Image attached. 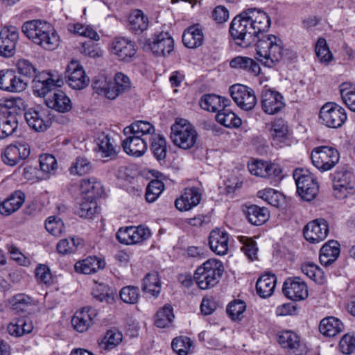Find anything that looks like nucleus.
Wrapping results in <instances>:
<instances>
[{"label":"nucleus","mask_w":355,"mask_h":355,"mask_svg":"<svg viewBox=\"0 0 355 355\" xmlns=\"http://www.w3.org/2000/svg\"><path fill=\"white\" fill-rule=\"evenodd\" d=\"M21 31L33 43L46 50L52 51L59 46V35L52 26L45 21H27L23 24Z\"/></svg>","instance_id":"f03ea898"},{"label":"nucleus","mask_w":355,"mask_h":355,"mask_svg":"<svg viewBox=\"0 0 355 355\" xmlns=\"http://www.w3.org/2000/svg\"><path fill=\"white\" fill-rule=\"evenodd\" d=\"M164 189L162 182L158 180L150 181L146 188V200L148 202H155Z\"/></svg>","instance_id":"4d7b16f0"},{"label":"nucleus","mask_w":355,"mask_h":355,"mask_svg":"<svg viewBox=\"0 0 355 355\" xmlns=\"http://www.w3.org/2000/svg\"><path fill=\"white\" fill-rule=\"evenodd\" d=\"M282 291L286 297L293 301L303 300L309 295L306 284L297 277L288 278L284 283Z\"/></svg>","instance_id":"f3484780"},{"label":"nucleus","mask_w":355,"mask_h":355,"mask_svg":"<svg viewBox=\"0 0 355 355\" xmlns=\"http://www.w3.org/2000/svg\"><path fill=\"white\" fill-rule=\"evenodd\" d=\"M229 235L219 229L212 230L209 236V245L212 252L218 255H224L228 250Z\"/></svg>","instance_id":"b1692460"},{"label":"nucleus","mask_w":355,"mask_h":355,"mask_svg":"<svg viewBox=\"0 0 355 355\" xmlns=\"http://www.w3.org/2000/svg\"><path fill=\"white\" fill-rule=\"evenodd\" d=\"M259 197L267 201L270 205L278 207L284 200L282 195L272 189H266L258 192Z\"/></svg>","instance_id":"680f3d73"},{"label":"nucleus","mask_w":355,"mask_h":355,"mask_svg":"<svg viewBox=\"0 0 355 355\" xmlns=\"http://www.w3.org/2000/svg\"><path fill=\"white\" fill-rule=\"evenodd\" d=\"M200 105L207 111L219 112L224 107L229 105V100L215 94H207L202 97Z\"/></svg>","instance_id":"2f4dec72"},{"label":"nucleus","mask_w":355,"mask_h":355,"mask_svg":"<svg viewBox=\"0 0 355 355\" xmlns=\"http://www.w3.org/2000/svg\"><path fill=\"white\" fill-rule=\"evenodd\" d=\"M112 53L123 62H130L137 53L135 42L127 37H116L112 42Z\"/></svg>","instance_id":"dca6fc26"},{"label":"nucleus","mask_w":355,"mask_h":355,"mask_svg":"<svg viewBox=\"0 0 355 355\" xmlns=\"http://www.w3.org/2000/svg\"><path fill=\"white\" fill-rule=\"evenodd\" d=\"M338 151L331 146H319L311 153V160L319 170L327 171L331 169L339 160Z\"/></svg>","instance_id":"0eeeda50"},{"label":"nucleus","mask_w":355,"mask_h":355,"mask_svg":"<svg viewBox=\"0 0 355 355\" xmlns=\"http://www.w3.org/2000/svg\"><path fill=\"white\" fill-rule=\"evenodd\" d=\"M223 272L222 263L209 259L196 270L193 279L201 289H208L218 284Z\"/></svg>","instance_id":"7ed1b4c3"},{"label":"nucleus","mask_w":355,"mask_h":355,"mask_svg":"<svg viewBox=\"0 0 355 355\" xmlns=\"http://www.w3.org/2000/svg\"><path fill=\"white\" fill-rule=\"evenodd\" d=\"M150 150L157 160H164L166 157L167 146L164 137L156 133L148 140Z\"/></svg>","instance_id":"58836bf2"},{"label":"nucleus","mask_w":355,"mask_h":355,"mask_svg":"<svg viewBox=\"0 0 355 355\" xmlns=\"http://www.w3.org/2000/svg\"><path fill=\"white\" fill-rule=\"evenodd\" d=\"M122 340V334L116 329L108 330L99 343L100 347L106 350L114 348Z\"/></svg>","instance_id":"09e8293b"},{"label":"nucleus","mask_w":355,"mask_h":355,"mask_svg":"<svg viewBox=\"0 0 355 355\" xmlns=\"http://www.w3.org/2000/svg\"><path fill=\"white\" fill-rule=\"evenodd\" d=\"M261 107L266 114H277L284 107L283 96L277 91L265 89L261 94Z\"/></svg>","instance_id":"6ab92c4d"},{"label":"nucleus","mask_w":355,"mask_h":355,"mask_svg":"<svg viewBox=\"0 0 355 355\" xmlns=\"http://www.w3.org/2000/svg\"><path fill=\"white\" fill-rule=\"evenodd\" d=\"M131 84L129 78L123 73H116L114 82H112L111 91L108 92V98L115 99L120 94L128 91Z\"/></svg>","instance_id":"f704fd0d"},{"label":"nucleus","mask_w":355,"mask_h":355,"mask_svg":"<svg viewBox=\"0 0 355 355\" xmlns=\"http://www.w3.org/2000/svg\"><path fill=\"white\" fill-rule=\"evenodd\" d=\"M192 345V341L187 336L175 338L171 343L173 350L178 355H187Z\"/></svg>","instance_id":"5fc2aeb1"},{"label":"nucleus","mask_w":355,"mask_h":355,"mask_svg":"<svg viewBox=\"0 0 355 355\" xmlns=\"http://www.w3.org/2000/svg\"><path fill=\"white\" fill-rule=\"evenodd\" d=\"M49 110L42 107L29 108L24 113L28 126L36 132H44L51 125Z\"/></svg>","instance_id":"1a4fd4ad"},{"label":"nucleus","mask_w":355,"mask_h":355,"mask_svg":"<svg viewBox=\"0 0 355 355\" xmlns=\"http://www.w3.org/2000/svg\"><path fill=\"white\" fill-rule=\"evenodd\" d=\"M270 26V19L265 12L256 8H250L236 15L230 27L231 37L238 46L247 48L256 45V58L267 67L272 68L282 59L285 53L280 38L274 35H259L268 31Z\"/></svg>","instance_id":"f257e3e1"},{"label":"nucleus","mask_w":355,"mask_h":355,"mask_svg":"<svg viewBox=\"0 0 355 355\" xmlns=\"http://www.w3.org/2000/svg\"><path fill=\"white\" fill-rule=\"evenodd\" d=\"M322 124L331 128H340L347 119L345 110L334 102L324 104L320 110Z\"/></svg>","instance_id":"423d86ee"},{"label":"nucleus","mask_w":355,"mask_h":355,"mask_svg":"<svg viewBox=\"0 0 355 355\" xmlns=\"http://www.w3.org/2000/svg\"><path fill=\"white\" fill-rule=\"evenodd\" d=\"M45 228L50 234L56 236H60L64 231L63 222L55 216L47 218Z\"/></svg>","instance_id":"69168bd1"},{"label":"nucleus","mask_w":355,"mask_h":355,"mask_svg":"<svg viewBox=\"0 0 355 355\" xmlns=\"http://www.w3.org/2000/svg\"><path fill=\"white\" fill-rule=\"evenodd\" d=\"M122 146L127 154L140 157L147 150L148 140L135 135H130L123 141Z\"/></svg>","instance_id":"393cba45"},{"label":"nucleus","mask_w":355,"mask_h":355,"mask_svg":"<svg viewBox=\"0 0 355 355\" xmlns=\"http://www.w3.org/2000/svg\"><path fill=\"white\" fill-rule=\"evenodd\" d=\"M65 78L69 85L74 89H83L86 87L89 78L85 74L83 67L78 61L72 60L67 66Z\"/></svg>","instance_id":"2eb2a0df"},{"label":"nucleus","mask_w":355,"mask_h":355,"mask_svg":"<svg viewBox=\"0 0 355 355\" xmlns=\"http://www.w3.org/2000/svg\"><path fill=\"white\" fill-rule=\"evenodd\" d=\"M302 272L319 284L326 282V276L323 270L313 263H304L302 266Z\"/></svg>","instance_id":"37998d69"},{"label":"nucleus","mask_w":355,"mask_h":355,"mask_svg":"<svg viewBox=\"0 0 355 355\" xmlns=\"http://www.w3.org/2000/svg\"><path fill=\"white\" fill-rule=\"evenodd\" d=\"M343 329L344 325L342 322L334 317L322 319L319 325L320 333L327 337H334L342 332Z\"/></svg>","instance_id":"c9c22d12"},{"label":"nucleus","mask_w":355,"mask_h":355,"mask_svg":"<svg viewBox=\"0 0 355 355\" xmlns=\"http://www.w3.org/2000/svg\"><path fill=\"white\" fill-rule=\"evenodd\" d=\"M80 241L79 239L69 238L60 240L57 244L58 252L62 254H71L75 252Z\"/></svg>","instance_id":"bf43d9fd"},{"label":"nucleus","mask_w":355,"mask_h":355,"mask_svg":"<svg viewBox=\"0 0 355 355\" xmlns=\"http://www.w3.org/2000/svg\"><path fill=\"white\" fill-rule=\"evenodd\" d=\"M68 30L74 34H78L80 36L88 37L95 41H98L99 40V35L96 31L89 26H84L80 24H69Z\"/></svg>","instance_id":"864d4df0"},{"label":"nucleus","mask_w":355,"mask_h":355,"mask_svg":"<svg viewBox=\"0 0 355 355\" xmlns=\"http://www.w3.org/2000/svg\"><path fill=\"white\" fill-rule=\"evenodd\" d=\"M161 283L156 272L148 273L143 279L141 289L153 296H157L160 292Z\"/></svg>","instance_id":"a19ab883"},{"label":"nucleus","mask_w":355,"mask_h":355,"mask_svg":"<svg viewBox=\"0 0 355 355\" xmlns=\"http://www.w3.org/2000/svg\"><path fill=\"white\" fill-rule=\"evenodd\" d=\"M32 298L24 293L15 295L10 300L11 309L16 313H20L26 311L27 308L32 304Z\"/></svg>","instance_id":"49530a36"},{"label":"nucleus","mask_w":355,"mask_h":355,"mask_svg":"<svg viewBox=\"0 0 355 355\" xmlns=\"http://www.w3.org/2000/svg\"><path fill=\"white\" fill-rule=\"evenodd\" d=\"M288 132L287 125L282 119L274 121L270 128V135L274 140L282 141L286 137Z\"/></svg>","instance_id":"13d9d810"},{"label":"nucleus","mask_w":355,"mask_h":355,"mask_svg":"<svg viewBox=\"0 0 355 355\" xmlns=\"http://www.w3.org/2000/svg\"><path fill=\"white\" fill-rule=\"evenodd\" d=\"M120 297L125 303L134 304L138 302L139 297V289L137 286H127L120 291Z\"/></svg>","instance_id":"052dcab7"},{"label":"nucleus","mask_w":355,"mask_h":355,"mask_svg":"<svg viewBox=\"0 0 355 355\" xmlns=\"http://www.w3.org/2000/svg\"><path fill=\"white\" fill-rule=\"evenodd\" d=\"M232 68L242 69L248 73L258 76L261 68L259 64L253 59L245 56H236L230 63Z\"/></svg>","instance_id":"473e14b6"},{"label":"nucleus","mask_w":355,"mask_h":355,"mask_svg":"<svg viewBox=\"0 0 355 355\" xmlns=\"http://www.w3.org/2000/svg\"><path fill=\"white\" fill-rule=\"evenodd\" d=\"M19 33L14 26H4L0 31V55L12 57L16 51Z\"/></svg>","instance_id":"9b49d317"},{"label":"nucleus","mask_w":355,"mask_h":355,"mask_svg":"<svg viewBox=\"0 0 355 355\" xmlns=\"http://www.w3.org/2000/svg\"><path fill=\"white\" fill-rule=\"evenodd\" d=\"M114 143V139L109 135H103L102 138L99 139V151L103 157L112 158L116 155Z\"/></svg>","instance_id":"6e6d98bb"},{"label":"nucleus","mask_w":355,"mask_h":355,"mask_svg":"<svg viewBox=\"0 0 355 355\" xmlns=\"http://www.w3.org/2000/svg\"><path fill=\"white\" fill-rule=\"evenodd\" d=\"M315 51L321 62L328 64L333 59V55L327 46V41L322 37L318 40Z\"/></svg>","instance_id":"603ef678"},{"label":"nucleus","mask_w":355,"mask_h":355,"mask_svg":"<svg viewBox=\"0 0 355 355\" xmlns=\"http://www.w3.org/2000/svg\"><path fill=\"white\" fill-rule=\"evenodd\" d=\"M45 102L48 108L62 113L67 112L72 108L70 98L61 90H56L53 94L48 96Z\"/></svg>","instance_id":"5701e85b"},{"label":"nucleus","mask_w":355,"mask_h":355,"mask_svg":"<svg viewBox=\"0 0 355 355\" xmlns=\"http://www.w3.org/2000/svg\"><path fill=\"white\" fill-rule=\"evenodd\" d=\"M62 84L63 80L59 76L55 78L53 74L45 71L37 74L33 80V91L40 96H44Z\"/></svg>","instance_id":"ddd939ff"},{"label":"nucleus","mask_w":355,"mask_h":355,"mask_svg":"<svg viewBox=\"0 0 355 355\" xmlns=\"http://www.w3.org/2000/svg\"><path fill=\"white\" fill-rule=\"evenodd\" d=\"M216 120L227 128H238L241 125V119L227 107L217 113Z\"/></svg>","instance_id":"ea45409f"},{"label":"nucleus","mask_w":355,"mask_h":355,"mask_svg":"<svg viewBox=\"0 0 355 355\" xmlns=\"http://www.w3.org/2000/svg\"><path fill=\"white\" fill-rule=\"evenodd\" d=\"M278 343L284 349H297L300 344L299 336L291 331H285L278 336Z\"/></svg>","instance_id":"79ce46f5"},{"label":"nucleus","mask_w":355,"mask_h":355,"mask_svg":"<svg viewBox=\"0 0 355 355\" xmlns=\"http://www.w3.org/2000/svg\"><path fill=\"white\" fill-rule=\"evenodd\" d=\"M97 208L96 200L83 196L77 211L80 217L90 218L96 213Z\"/></svg>","instance_id":"de8ad7c7"},{"label":"nucleus","mask_w":355,"mask_h":355,"mask_svg":"<svg viewBox=\"0 0 355 355\" xmlns=\"http://www.w3.org/2000/svg\"><path fill=\"white\" fill-rule=\"evenodd\" d=\"M340 252V244L338 241L330 240L324 243L320 251V261L325 266L331 265L339 257Z\"/></svg>","instance_id":"bb28decb"},{"label":"nucleus","mask_w":355,"mask_h":355,"mask_svg":"<svg viewBox=\"0 0 355 355\" xmlns=\"http://www.w3.org/2000/svg\"><path fill=\"white\" fill-rule=\"evenodd\" d=\"M148 45L156 55L166 56L173 50L174 41L168 33L161 32L155 35L153 41L149 42Z\"/></svg>","instance_id":"412c9836"},{"label":"nucleus","mask_w":355,"mask_h":355,"mask_svg":"<svg viewBox=\"0 0 355 355\" xmlns=\"http://www.w3.org/2000/svg\"><path fill=\"white\" fill-rule=\"evenodd\" d=\"M105 262L96 257H89L85 259L76 263L74 268L78 272L89 275L96 273L98 270L104 268Z\"/></svg>","instance_id":"c756f323"},{"label":"nucleus","mask_w":355,"mask_h":355,"mask_svg":"<svg viewBox=\"0 0 355 355\" xmlns=\"http://www.w3.org/2000/svg\"><path fill=\"white\" fill-rule=\"evenodd\" d=\"M248 221L256 226L261 225L269 218V211L266 207L252 205L247 207L245 211Z\"/></svg>","instance_id":"e433bc0d"},{"label":"nucleus","mask_w":355,"mask_h":355,"mask_svg":"<svg viewBox=\"0 0 355 355\" xmlns=\"http://www.w3.org/2000/svg\"><path fill=\"white\" fill-rule=\"evenodd\" d=\"M245 302L242 300H234L231 302L227 307V313L232 320H241L243 318V312L245 310Z\"/></svg>","instance_id":"0e129e2a"},{"label":"nucleus","mask_w":355,"mask_h":355,"mask_svg":"<svg viewBox=\"0 0 355 355\" xmlns=\"http://www.w3.org/2000/svg\"><path fill=\"white\" fill-rule=\"evenodd\" d=\"M24 79L18 77L14 70L0 71V89L9 92H20L26 88Z\"/></svg>","instance_id":"a211bd4d"},{"label":"nucleus","mask_w":355,"mask_h":355,"mask_svg":"<svg viewBox=\"0 0 355 355\" xmlns=\"http://www.w3.org/2000/svg\"><path fill=\"white\" fill-rule=\"evenodd\" d=\"M92 169L91 162L84 157H78L69 168L72 175H84L89 173Z\"/></svg>","instance_id":"3c124183"},{"label":"nucleus","mask_w":355,"mask_h":355,"mask_svg":"<svg viewBox=\"0 0 355 355\" xmlns=\"http://www.w3.org/2000/svg\"><path fill=\"white\" fill-rule=\"evenodd\" d=\"M334 195L343 199L355 192V178L352 173L344 168L337 170L334 177Z\"/></svg>","instance_id":"6e6552de"},{"label":"nucleus","mask_w":355,"mask_h":355,"mask_svg":"<svg viewBox=\"0 0 355 355\" xmlns=\"http://www.w3.org/2000/svg\"><path fill=\"white\" fill-rule=\"evenodd\" d=\"M94 89L99 95H103L108 98V92L111 91L112 82L104 76H100L93 84Z\"/></svg>","instance_id":"338daca9"},{"label":"nucleus","mask_w":355,"mask_h":355,"mask_svg":"<svg viewBox=\"0 0 355 355\" xmlns=\"http://www.w3.org/2000/svg\"><path fill=\"white\" fill-rule=\"evenodd\" d=\"M21 115L1 114L0 116V139L12 135L17 129Z\"/></svg>","instance_id":"72a5a7b5"},{"label":"nucleus","mask_w":355,"mask_h":355,"mask_svg":"<svg viewBox=\"0 0 355 355\" xmlns=\"http://www.w3.org/2000/svg\"><path fill=\"white\" fill-rule=\"evenodd\" d=\"M293 178L297 186V192L303 200H313L319 191V186L313 175L308 171L296 168L293 171Z\"/></svg>","instance_id":"20e7f679"},{"label":"nucleus","mask_w":355,"mask_h":355,"mask_svg":"<svg viewBox=\"0 0 355 355\" xmlns=\"http://www.w3.org/2000/svg\"><path fill=\"white\" fill-rule=\"evenodd\" d=\"M125 135H135L146 140L151 138L155 132V128L150 123L146 121H137L123 129Z\"/></svg>","instance_id":"a878e982"},{"label":"nucleus","mask_w":355,"mask_h":355,"mask_svg":"<svg viewBox=\"0 0 355 355\" xmlns=\"http://www.w3.org/2000/svg\"><path fill=\"white\" fill-rule=\"evenodd\" d=\"M80 190L83 196L92 198L94 200L102 196L104 190L101 182L95 178L83 179L80 182Z\"/></svg>","instance_id":"c85d7f7f"},{"label":"nucleus","mask_w":355,"mask_h":355,"mask_svg":"<svg viewBox=\"0 0 355 355\" xmlns=\"http://www.w3.org/2000/svg\"><path fill=\"white\" fill-rule=\"evenodd\" d=\"M340 92L344 103L350 110L355 112V87L347 83H343Z\"/></svg>","instance_id":"8fccbe9b"},{"label":"nucleus","mask_w":355,"mask_h":355,"mask_svg":"<svg viewBox=\"0 0 355 355\" xmlns=\"http://www.w3.org/2000/svg\"><path fill=\"white\" fill-rule=\"evenodd\" d=\"M21 99L16 98H3L0 100V107L1 108V114L21 115V110L17 105Z\"/></svg>","instance_id":"e2e57ef3"},{"label":"nucleus","mask_w":355,"mask_h":355,"mask_svg":"<svg viewBox=\"0 0 355 355\" xmlns=\"http://www.w3.org/2000/svg\"><path fill=\"white\" fill-rule=\"evenodd\" d=\"M17 71L26 78H31L36 76V68L28 60H19L16 64Z\"/></svg>","instance_id":"774afa93"},{"label":"nucleus","mask_w":355,"mask_h":355,"mask_svg":"<svg viewBox=\"0 0 355 355\" xmlns=\"http://www.w3.org/2000/svg\"><path fill=\"white\" fill-rule=\"evenodd\" d=\"M174 318L173 308L170 304L164 305L155 315V324L159 328H165Z\"/></svg>","instance_id":"c03bdc74"},{"label":"nucleus","mask_w":355,"mask_h":355,"mask_svg":"<svg viewBox=\"0 0 355 355\" xmlns=\"http://www.w3.org/2000/svg\"><path fill=\"white\" fill-rule=\"evenodd\" d=\"M96 315L95 309L91 307L83 308L81 311L76 312L71 319V324L77 331L85 332L93 324Z\"/></svg>","instance_id":"4be33fe9"},{"label":"nucleus","mask_w":355,"mask_h":355,"mask_svg":"<svg viewBox=\"0 0 355 355\" xmlns=\"http://www.w3.org/2000/svg\"><path fill=\"white\" fill-rule=\"evenodd\" d=\"M277 282L275 275L266 274L261 276L256 284L257 294L263 298L270 297L273 293Z\"/></svg>","instance_id":"7c9ffc66"},{"label":"nucleus","mask_w":355,"mask_h":355,"mask_svg":"<svg viewBox=\"0 0 355 355\" xmlns=\"http://www.w3.org/2000/svg\"><path fill=\"white\" fill-rule=\"evenodd\" d=\"M129 23L130 30L135 32H142L147 28L148 21L141 10H136L130 14Z\"/></svg>","instance_id":"a18cd8bd"},{"label":"nucleus","mask_w":355,"mask_h":355,"mask_svg":"<svg viewBox=\"0 0 355 355\" xmlns=\"http://www.w3.org/2000/svg\"><path fill=\"white\" fill-rule=\"evenodd\" d=\"M201 199L202 193L198 188H186L180 198L175 200V205L180 211H189L196 207Z\"/></svg>","instance_id":"aec40b11"},{"label":"nucleus","mask_w":355,"mask_h":355,"mask_svg":"<svg viewBox=\"0 0 355 355\" xmlns=\"http://www.w3.org/2000/svg\"><path fill=\"white\" fill-rule=\"evenodd\" d=\"M329 231L327 222L323 218H318L305 225L303 234L309 243H319L327 238Z\"/></svg>","instance_id":"4468645a"},{"label":"nucleus","mask_w":355,"mask_h":355,"mask_svg":"<svg viewBox=\"0 0 355 355\" xmlns=\"http://www.w3.org/2000/svg\"><path fill=\"white\" fill-rule=\"evenodd\" d=\"M30 146L26 143L16 142L8 146L1 153L3 162L10 166H14L28 157Z\"/></svg>","instance_id":"f8f14e48"},{"label":"nucleus","mask_w":355,"mask_h":355,"mask_svg":"<svg viewBox=\"0 0 355 355\" xmlns=\"http://www.w3.org/2000/svg\"><path fill=\"white\" fill-rule=\"evenodd\" d=\"M230 93L236 105L243 110H251L257 104V98L252 89L243 85H234Z\"/></svg>","instance_id":"9d476101"},{"label":"nucleus","mask_w":355,"mask_h":355,"mask_svg":"<svg viewBox=\"0 0 355 355\" xmlns=\"http://www.w3.org/2000/svg\"><path fill=\"white\" fill-rule=\"evenodd\" d=\"M24 200L25 195L22 191H15L0 205V213L5 216L12 214L22 206Z\"/></svg>","instance_id":"cd10ccee"},{"label":"nucleus","mask_w":355,"mask_h":355,"mask_svg":"<svg viewBox=\"0 0 355 355\" xmlns=\"http://www.w3.org/2000/svg\"><path fill=\"white\" fill-rule=\"evenodd\" d=\"M171 129L170 137L175 146L183 149H189L196 144V131L190 123H187V121L181 119L176 121Z\"/></svg>","instance_id":"39448f33"},{"label":"nucleus","mask_w":355,"mask_h":355,"mask_svg":"<svg viewBox=\"0 0 355 355\" xmlns=\"http://www.w3.org/2000/svg\"><path fill=\"white\" fill-rule=\"evenodd\" d=\"M203 33L196 26H190L183 33L182 42L185 46L189 49H195L200 46L203 42Z\"/></svg>","instance_id":"4c0bfd02"}]
</instances>
